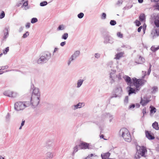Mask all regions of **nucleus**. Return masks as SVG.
I'll use <instances>...</instances> for the list:
<instances>
[{
    "instance_id": "1",
    "label": "nucleus",
    "mask_w": 159,
    "mask_h": 159,
    "mask_svg": "<svg viewBox=\"0 0 159 159\" xmlns=\"http://www.w3.org/2000/svg\"><path fill=\"white\" fill-rule=\"evenodd\" d=\"M40 93L39 90L37 88H34L33 90L31 99V104L33 107L37 106L39 103L40 99Z\"/></svg>"
},
{
    "instance_id": "2",
    "label": "nucleus",
    "mask_w": 159,
    "mask_h": 159,
    "mask_svg": "<svg viewBox=\"0 0 159 159\" xmlns=\"http://www.w3.org/2000/svg\"><path fill=\"white\" fill-rule=\"evenodd\" d=\"M136 149V152L135 156L136 159H139L141 157H146V154L147 153V150L146 147L137 145Z\"/></svg>"
},
{
    "instance_id": "3",
    "label": "nucleus",
    "mask_w": 159,
    "mask_h": 159,
    "mask_svg": "<svg viewBox=\"0 0 159 159\" xmlns=\"http://www.w3.org/2000/svg\"><path fill=\"white\" fill-rule=\"evenodd\" d=\"M120 134L124 139L126 141L130 142L131 141V137L128 130L125 128L121 129L120 130Z\"/></svg>"
},
{
    "instance_id": "4",
    "label": "nucleus",
    "mask_w": 159,
    "mask_h": 159,
    "mask_svg": "<svg viewBox=\"0 0 159 159\" xmlns=\"http://www.w3.org/2000/svg\"><path fill=\"white\" fill-rule=\"evenodd\" d=\"M31 104V103L25 102H18L15 104L14 107L15 110L19 111L24 109L25 107L29 106Z\"/></svg>"
},
{
    "instance_id": "5",
    "label": "nucleus",
    "mask_w": 159,
    "mask_h": 159,
    "mask_svg": "<svg viewBox=\"0 0 159 159\" xmlns=\"http://www.w3.org/2000/svg\"><path fill=\"white\" fill-rule=\"evenodd\" d=\"M133 84L136 88L137 90H139L140 87L143 85L146 82V81L143 80L137 79L136 78L133 79Z\"/></svg>"
},
{
    "instance_id": "6",
    "label": "nucleus",
    "mask_w": 159,
    "mask_h": 159,
    "mask_svg": "<svg viewBox=\"0 0 159 159\" xmlns=\"http://www.w3.org/2000/svg\"><path fill=\"white\" fill-rule=\"evenodd\" d=\"M159 35V30H158L154 28L151 33V36L153 38H154L158 36Z\"/></svg>"
},
{
    "instance_id": "7",
    "label": "nucleus",
    "mask_w": 159,
    "mask_h": 159,
    "mask_svg": "<svg viewBox=\"0 0 159 159\" xmlns=\"http://www.w3.org/2000/svg\"><path fill=\"white\" fill-rule=\"evenodd\" d=\"M3 93L4 95L10 97H15L16 96V93H14L9 90L6 91Z\"/></svg>"
},
{
    "instance_id": "8",
    "label": "nucleus",
    "mask_w": 159,
    "mask_h": 159,
    "mask_svg": "<svg viewBox=\"0 0 159 159\" xmlns=\"http://www.w3.org/2000/svg\"><path fill=\"white\" fill-rule=\"evenodd\" d=\"M80 52L79 51H76L74 54L71 56L70 58V59L69 62H68V65H69L71 63V62L73 61L80 54Z\"/></svg>"
},
{
    "instance_id": "9",
    "label": "nucleus",
    "mask_w": 159,
    "mask_h": 159,
    "mask_svg": "<svg viewBox=\"0 0 159 159\" xmlns=\"http://www.w3.org/2000/svg\"><path fill=\"white\" fill-rule=\"evenodd\" d=\"M89 144L84 142H82L80 143L79 146L81 149H89Z\"/></svg>"
},
{
    "instance_id": "10",
    "label": "nucleus",
    "mask_w": 159,
    "mask_h": 159,
    "mask_svg": "<svg viewBox=\"0 0 159 159\" xmlns=\"http://www.w3.org/2000/svg\"><path fill=\"white\" fill-rule=\"evenodd\" d=\"M145 134L146 137L149 139H153L155 137L153 134L151 133V132L148 131H145Z\"/></svg>"
},
{
    "instance_id": "11",
    "label": "nucleus",
    "mask_w": 159,
    "mask_h": 159,
    "mask_svg": "<svg viewBox=\"0 0 159 159\" xmlns=\"http://www.w3.org/2000/svg\"><path fill=\"white\" fill-rule=\"evenodd\" d=\"M150 100L147 98H144L143 99H141L140 103L143 106H145L149 102Z\"/></svg>"
},
{
    "instance_id": "12",
    "label": "nucleus",
    "mask_w": 159,
    "mask_h": 159,
    "mask_svg": "<svg viewBox=\"0 0 159 159\" xmlns=\"http://www.w3.org/2000/svg\"><path fill=\"white\" fill-rule=\"evenodd\" d=\"M139 90H137L136 88L135 89L134 88H133L131 87H129V90H128L129 95H130L132 93L136 94V92L138 91Z\"/></svg>"
},
{
    "instance_id": "13",
    "label": "nucleus",
    "mask_w": 159,
    "mask_h": 159,
    "mask_svg": "<svg viewBox=\"0 0 159 159\" xmlns=\"http://www.w3.org/2000/svg\"><path fill=\"white\" fill-rule=\"evenodd\" d=\"M124 53L123 52H121L116 54L115 56L114 59L116 60L119 59L120 58L123 57Z\"/></svg>"
},
{
    "instance_id": "14",
    "label": "nucleus",
    "mask_w": 159,
    "mask_h": 159,
    "mask_svg": "<svg viewBox=\"0 0 159 159\" xmlns=\"http://www.w3.org/2000/svg\"><path fill=\"white\" fill-rule=\"evenodd\" d=\"M110 153L109 152H107L105 153H103L101 154V156L102 159H109V157L110 155Z\"/></svg>"
},
{
    "instance_id": "15",
    "label": "nucleus",
    "mask_w": 159,
    "mask_h": 159,
    "mask_svg": "<svg viewBox=\"0 0 159 159\" xmlns=\"http://www.w3.org/2000/svg\"><path fill=\"white\" fill-rule=\"evenodd\" d=\"M152 126L153 128L157 130L159 129L158 123L157 122L155 121L154 123H153L152 124Z\"/></svg>"
},
{
    "instance_id": "16",
    "label": "nucleus",
    "mask_w": 159,
    "mask_h": 159,
    "mask_svg": "<svg viewBox=\"0 0 159 159\" xmlns=\"http://www.w3.org/2000/svg\"><path fill=\"white\" fill-rule=\"evenodd\" d=\"M140 20L141 21H145V16L144 14L142 13L139 17Z\"/></svg>"
},
{
    "instance_id": "17",
    "label": "nucleus",
    "mask_w": 159,
    "mask_h": 159,
    "mask_svg": "<svg viewBox=\"0 0 159 159\" xmlns=\"http://www.w3.org/2000/svg\"><path fill=\"white\" fill-rule=\"evenodd\" d=\"M84 103H79L77 105H75V107L76 108H80L82 107H84Z\"/></svg>"
},
{
    "instance_id": "18",
    "label": "nucleus",
    "mask_w": 159,
    "mask_h": 159,
    "mask_svg": "<svg viewBox=\"0 0 159 159\" xmlns=\"http://www.w3.org/2000/svg\"><path fill=\"white\" fill-rule=\"evenodd\" d=\"M153 7L154 8V10L159 11V3L157 2L155 5L153 6Z\"/></svg>"
},
{
    "instance_id": "19",
    "label": "nucleus",
    "mask_w": 159,
    "mask_h": 159,
    "mask_svg": "<svg viewBox=\"0 0 159 159\" xmlns=\"http://www.w3.org/2000/svg\"><path fill=\"white\" fill-rule=\"evenodd\" d=\"M158 49H159V46L156 47L155 46H153L151 48V50L154 52H155Z\"/></svg>"
},
{
    "instance_id": "20",
    "label": "nucleus",
    "mask_w": 159,
    "mask_h": 159,
    "mask_svg": "<svg viewBox=\"0 0 159 159\" xmlns=\"http://www.w3.org/2000/svg\"><path fill=\"white\" fill-rule=\"evenodd\" d=\"M47 60V59L46 58H44V57H41L38 60V62L39 63H41L42 62V61H45Z\"/></svg>"
},
{
    "instance_id": "21",
    "label": "nucleus",
    "mask_w": 159,
    "mask_h": 159,
    "mask_svg": "<svg viewBox=\"0 0 159 159\" xmlns=\"http://www.w3.org/2000/svg\"><path fill=\"white\" fill-rule=\"evenodd\" d=\"M150 108H151L150 112L151 113L156 112V109L155 107L151 106L150 107Z\"/></svg>"
},
{
    "instance_id": "22",
    "label": "nucleus",
    "mask_w": 159,
    "mask_h": 159,
    "mask_svg": "<svg viewBox=\"0 0 159 159\" xmlns=\"http://www.w3.org/2000/svg\"><path fill=\"white\" fill-rule=\"evenodd\" d=\"M125 80L126 82H127L128 83H129L131 82V78L128 76H126L125 78Z\"/></svg>"
},
{
    "instance_id": "23",
    "label": "nucleus",
    "mask_w": 159,
    "mask_h": 159,
    "mask_svg": "<svg viewBox=\"0 0 159 159\" xmlns=\"http://www.w3.org/2000/svg\"><path fill=\"white\" fill-rule=\"evenodd\" d=\"M68 37V34L67 33L64 34L62 36V38L64 39H66Z\"/></svg>"
},
{
    "instance_id": "24",
    "label": "nucleus",
    "mask_w": 159,
    "mask_h": 159,
    "mask_svg": "<svg viewBox=\"0 0 159 159\" xmlns=\"http://www.w3.org/2000/svg\"><path fill=\"white\" fill-rule=\"evenodd\" d=\"M83 80H78L77 83V87H79L80 86L83 82Z\"/></svg>"
},
{
    "instance_id": "25",
    "label": "nucleus",
    "mask_w": 159,
    "mask_h": 159,
    "mask_svg": "<svg viewBox=\"0 0 159 159\" xmlns=\"http://www.w3.org/2000/svg\"><path fill=\"white\" fill-rule=\"evenodd\" d=\"M9 51V47H7L6 48L3 50V53L4 54H6L7 52Z\"/></svg>"
},
{
    "instance_id": "26",
    "label": "nucleus",
    "mask_w": 159,
    "mask_h": 159,
    "mask_svg": "<svg viewBox=\"0 0 159 159\" xmlns=\"http://www.w3.org/2000/svg\"><path fill=\"white\" fill-rule=\"evenodd\" d=\"M5 14L4 12L3 11H2L1 14H0V18L2 19L5 16Z\"/></svg>"
},
{
    "instance_id": "27",
    "label": "nucleus",
    "mask_w": 159,
    "mask_h": 159,
    "mask_svg": "<svg viewBox=\"0 0 159 159\" xmlns=\"http://www.w3.org/2000/svg\"><path fill=\"white\" fill-rule=\"evenodd\" d=\"M117 35L118 37L120 38H122L123 37V35L120 32H117Z\"/></svg>"
},
{
    "instance_id": "28",
    "label": "nucleus",
    "mask_w": 159,
    "mask_h": 159,
    "mask_svg": "<svg viewBox=\"0 0 159 159\" xmlns=\"http://www.w3.org/2000/svg\"><path fill=\"white\" fill-rule=\"evenodd\" d=\"M38 21L37 19L36 18H33L32 19L31 21V23H34Z\"/></svg>"
},
{
    "instance_id": "29",
    "label": "nucleus",
    "mask_w": 159,
    "mask_h": 159,
    "mask_svg": "<svg viewBox=\"0 0 159 159\" xmlns=\"http://www.w3.org/2000/svg\"><path fill=\"white\" fill-rule=\"evenodd\" d=\"M47 4V2L46 1L42 2L40 3V5L41 6H44Z\"/></svg>"
},
{
    "instance_id": "30",
    "label": "nucleus",
    "mask_w": 159,
    "mask_h": 159,
    "mask_svg": "<svg viewBox=\"0 0 159 159\" xmlns=\"http://www.w3.org/2000/svg\"><path fill=\"white\" fill-rule=\"evenodd\" d=\"M152 92L155 93L157 91L158 89L157 87L154 86L152 88Z\"/></svg>"
},
{
    "instance_id": "31",
    "label": "nucleus",
    "mask_w": 159,
    "mask_h": 159,
    "mask_svg": "<svg viewBox=\"0 0 159 159\" xmlns=\"http://www.w3.org/2000/svg\"><path fill=\"white\" fill-rule=\"evenodd\" d=\"M29 34L28 32H26L25 34H23V37L24 38H26Z\"/></svg>"
},
{
    "instance_id": "32",
    "label": "nucleus",
    "mask_w": 159,
    "mask_h": 159,
    "mask_svg": "<svg viewBox=\"0 0 159 159\" xmlns=\"http://www.w3.org/2000/svg\"><path fill=\"white\" fill-rule=\"evenodd\" d=\"M110 24L112 25H114L116 24V22L114 20H111L110 22Z\"/></svg>"
},
{
    "instance_id": "33",
    "label": "nucleus",
    "mask_w": 159,
    "mask_h": 159,
    "mask_svg": "<svg viewBox=\"0 0 159 159\" xmlns=\"http://www.w3.org/2000/svg\"><path fill=\"white\" fill-rule=\"evenodd\" d=\"M124 103L125 104H127L128 103V97L127 96H126L125 99L124 101Z\"/></svg>"
},
{
    "instance_id": "34",
    "label": "nucleus",
    "mask_w": 159,
    "mask_h": 159,
    "mask_svg": "<svg viewBox=\"0 0 159 159\" xmlns=\"http://www.w3.org/2000/svg\"><path fill=\"white\" fill-rule=\"evenodd\" d=\"M84 14L82 13H80L78 15V17L80 18H82L84 16Z\"/></svg>"
},
{
    "instance_id": "35",
    "label": "nucleus",
    "mask_w": 159,
    "mask_h": 159,
    "mask_svg": "<svg viewBox=\"0 0 159 159\" xmlns=\"http://www.w3.org/2000/svg\"><path fill=\"white\" fill-rule=\"evenodd\" d=\"M135 23L136 25L138 26H139L141 25V23L140 21L137 20H136L135 21Z\"/></svg>"
},
{
    "instance_id": "36",
    "label": "nucleus",
    "mask_w": 159,
    "mask_h": 159,
    "mask_svg": "<svg viewBox=\"0 0 159 159\" xmlns=\"http://www.w3.org/2000/svg\"><path fill=\"white\" fill-rule=\"evenodd\" d=\"M106 15L104 13H103L102 14L101 18L102 19H104L106 18Z\"/></svg>"
},
{
    "instance_id": "37",
    "label": "nucleus",
    "mask_w": 159,
    "mask_h": 159,
    "mask_svg": "<svg viewBox=\"0 0 159 159\" xmlns=\"http://www.w3.org/2000/svg\"><path fill=\"white\" fill-rule=\"evenodd\" d=\"M25 122V120H22V123L21 124V126L19 128V129H21L22 127L24 125Z\"/></svg>"
},
{
    "instance_id": "38",
    "label": "nucleus",
    "mask_w": 159,
    "mask_h": 159,
    "mask_svg": "<svg viewBox=\"0 0 159 159\" xmlns=\"http://www.w3.org/2000/svg\"><path fill=\"white\" fill-rule=\"evenodd\" d=\"M63 29H64V26L63 25H60L59 26V27L58 28V29L59 30H63Z\"/></svg>"
},
{
    "instance_id": "39",
    "label": "nucleus",
    "mask_w": 159,
    "mask_h": 159,
    "mask_svg": "<svg viewBox=\"0 0 159 159\" xmlns=\"http://www.w3.org/2000/svg\"><path fill=\"white\" fill-rule=\"evenodd\" d=\"M78 146H76L74 148V152H76L78 151Z\"/></svg>"
},
{
    "instance_id": "40",
    "label": "nucleus",
    "mask_w": 159,
    "mask_h": 159,
    "mask_svg": "<svg viewBox=\"0 0 159 159\" xmlns=\"http://www.w3.org/2000/svg\"><path fill=\"white\" fill-rule=\"evenodd\" d=\"M6 30L7 31V32L5 33L4 36V39H5L6 38H7V35L8 34V32H7V30Z\"/></svg>"
},
{
    "instance_id": "41",
    "label": "nucleus",
    "mask_w": 159,
    "mask_h": 159,
    "mask_svg": "<svg viewBox=\"0 0 159 159\" xmlns=\"http://www.w3.org/2000/svg\"><path fill=\"white\" fill-rule=\"evenodd\" d=\"M142 112L143 114V116H144V115L146 113V109L145 108H144L142 110Z\"/></svg>"
},
{
    "instance_id": "42",
    "label": "nucleus",
    "mask_w": 159,
    "mask_h": 159,
    "mask_svg": "<svg viewBox=\"0 0 159 159\" xmlns=\"http://www.w3.org/2000/svg\"><path fill=\"white\" fill-rule=\"evenodd\" d=\"M28 5V1H27L26 2H25L23 4V6L26 7Z\"/></svg>"
},
{
    "instance_id": "43",
    "label": "nucleus",
    "mask_w": 159,
    "mask_h": 159,
    "mask_svg": "<svg viewBox=\"0 0 159 159\" xmlns=\"http://www.w3.org/2000/svg\"><path fill=\"white\" fill-rule=\"evenodd\" d=\"M135 107V106L134 104H132V105H130L129 106V108L131 109L132 108H134V107Z\"/></svg>"
},
{
    "instance_id": "44",
    "label": "nucleus",
    "mask_w": 159,
    "mask_h": 159,
    "mask_svg": "<svg viewBox=\"0 0 159 159\" xmlns=\"http://www.w3.org/2000/svg\"><path fill=\"white\" fill-rule=\"evenodd\" d=\"M95 57L97 58H98L100 57V54L98 53H96L95 55Z\"/></svg>"
},
{
    "instance_id": "45",
    "label": "nucleus",
    "mask_w": 159,
    "mask_h": 159,
    "mask_svg": "<svg viewBox=\"0 0 159 159\" xmlns=\"http://www.w3.org/2000/svg\"><path fill=\"white\" fill-rule=\"evenodd\" d=\"M30 26V23H27L26 25V27L27 28H29Z\"/></svg>"
},
{
    "instance_id": "46",
    "label": "nucleus",
    "mask_w": 159,
    "mask_h": 159,
    "mask_svg": "<svg viewBox=\"0 0 159 159\" xmlns=\"http://www.w3.org/2000/svg\"><path fill=\"white\" fill-rule=\"evenodd\" d=\"M142 26H140L139 27L138 29V31L139 32H140L141 31V30L142 29Z\"/></svg>"
},
{
    "instance_id": "47",
    "label": "nucleus",
    "mask_w": 159,
    "mask_h": 159,
    "mask_svg": "<svg viewBox=\"0 0 159 159\" xmlns=\"http://www.w3.org/2000/svg\"><path fill=\"white\" fill-rule=\"evenodd\" d=\"M66 44V42H61V44H60V45H61V46H64L65 44Z\"/></svg>"
},
{
    "instance_id": "48",
    "label": "nucleus",
    "mask_w": 159,
    "mask_h": 159,
    "mask_svg": "<svg viewBox=\"0 0 159 159\" xmlns=\"http://www.w3.org/2000/svg\"><path fill=\"white\" fill-rule=\"evenodd\" d=\"M93 156V154H90L87 157V158H90Z\"/></svg>"
},
{
    "instance_id": "49",
    "label": "nucleus",
    "mask_w": 159,
    "mask_h": 159,
    "mask_svg": "<svg viewBox=\"0 0 159 159\" xmlns=\"http://www.w3.org/2000/svg\"><path fill=\"white\" fill-rule=\"evenodd\" d=\"M152 1L154 2H158L159 1V0H152Z\"/></svg>"
},
{
    "instance_id": "50",
    "label": "nucleus",
    "mask_w": 159,
    "mask_h": 159,
    "mask_svg": "<svg viewBox=\"0 0 159 159\" xmlns=\"http://www.w3.org/2000/svg\"><path fill=\"white\" fill-rule=\"evenodd\" d=\"M4 69V67H0V70H3Z\"/></svg>"
},
{
    "instance_id": "51",
    "label": "nucleus",
    "mask_w": 159,
    "mask_h": 159,
    "mask_svg": "<svg viewBox=\"0 0 159 159\" xmlns=\"http://www.w3.org/2000/svg\"><path fill=\"white\" fill-rule=\"evenodd\" d=\"M138 1L139 3H142L143 1V0H138Z\"/></svg>"
},
{
    "instance_id": "52",
    "label": "nucleus",
    "mask_w": 159,
    "mask_h": 159,
    "mask_svg": "<svg viewBox=\"0 0 159 159\" xmlns=\"http://www.w3.org/2000/svg\"><path fill=\"white\" fill-rule=\"evenodd\" d=\"M151 64H150V67H149V70H148V71L149 72V71H151Z\"/></svg>"
},
{
    "instance_id": "53",
    "label": "nucleus",
    "mask_w": 159,
    "mask_h": 159,
    "mask_svg": "<svg viewBox=\"0 0 159 159\" xmlns=\"http://www.w3.org/2000/svg\"><path fill=\"white\" fill-rule=\"evenodd\" d=\"M100 137L101 138L103 139L104 138V136L103 134H102L100 135Z\"/></svg>"
},
{
    "instance_id": "54",
    "label": "nucleus",
    "mask_w": 159,
    "mask_h": 159,
    "mask_svg": "<svg viewBox=\"0 0 159 159\" xmlns=\"http://www.w3.org/2000/svg\"><path fill=\"white\" fill-rule=\"evenodd\" d=\"M58 50V49L57 48H55L54 49V52H56Z\"/></svg>"
},
{
    "instance_id": "55",
    "label": "nucleus",
    "mask_w": 159,
    "mask_h": 159,
    "mask_svg": "<svg viewBox=\"0 0 159 159\" xmlns=\"http://www.w3.org/2000/svg\"><path fill=\"white\" fill-rule=\"evenodd\" d=\"M0 159H4L2 156H0Z\"/></svg>"
},
{
    "instance_id": "56",
    "label": "nucleus",
    "mask_w": 159,
    "mask_h": 159,
    "mask_svg": "<svg viewBox=\"0 0 159 159\" xmlns=\"http://www.w3.org/2000/svg\"><path fill=\"white\" fill-rule=\"evenodd\" d=\"M3 72L2 71H0V75L2 74Z\"/></svg>"
},
{
    "instance_id": "57",
    "label": "nucleus",
    "mask_w": 159,
    "mask_h": 159,
    "mask_svg": "<svg viewBox=\"0 0 159 159\" xmlns=\"http://www.w3.org/2000/svg\"><path fill=\"white\" fill-rule=\"evenodd\" d=\"M48 155H51L52 154H51V153H48Z\"/></svg>"
},
{
    "instance_id": "58",
    "label": "nucleus",
    "mask_w": 159,
    "mask_h": 159,
    "mask_svg": "<svg viewBox=\"0 0 159 159\" xmlns=\"http://www.w3.org/2000/svg\"><path fill=\"white\" fill-rule=\"evenodd\" d=\"M2 53H1L0 54V57L1 56H2Z\"/></svg>"
}]
</instances>
